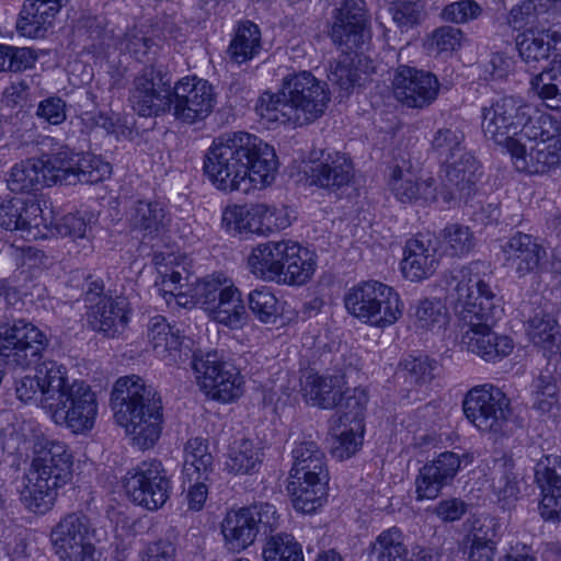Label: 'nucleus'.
<instances>
[{
	"label": "nucleus",
	"mask_w": 561,
	"mask_h": 561,
	"mask_svg": "<svg viewBox=\"0 0 561 561\" xmlns=\"http://www.w3.org/2000/svg\"><path fill=\"white\" fill-rule=\"evenodd\" d=\"M484 264L471 262L454 268L446 276L447 297L454 305L462 329L461 344L486 362L507 356L513 341L492 331L503 309L491 286L480 277Z\"/></svg>",
	"instance_id": "f257e3e1"
},
{
	"label": "nucleus",
	"mask_w": 561,
	"mask_h": 561,
	"mask_svg": "<svg viewBox=\"0 0 561 561\" xmlns=\"http://www.w3.org/2000/svg\"><path fill=\"white\" fill-rule=\"evenodd\" d=\"M277 168L274 148L243 131L216 138L204 161L209 181L227 193L263 188L274 181Z\"/></svg>",
	"instance_id": "f03ea898"
},
{
	"label": "nucleus",
	"mask_w": 561,
	"mask_h": 561,
	"mask_svg": "<svg viewBox=\"0 0 561 561\" xmlns=\"http://www.w3.org/2000/svg\"><path fill=\"white\" fill-rule=\"evenodd\" d=\"M111 404L116 422L125 428L133 444L142 450L153 447L162 424L161 398L154 389L139 376L121 377L113 387Z\"/></svg>",
	"instance_id": "7ed1b4c3"
},
{
	"label": "nucleus",
	"mask_w": 561,
	"mask_h": 561,
	"mask_svg": "<svg viewBox=\"0 0 561 561\" xmlns=\"http://www.w3.org/2000/svg\"><path fill=\"white\" fill-rule=\"evenodd\" d=\"M72 455L62 442L37 438L33 459L23 480L20 500L33 513L48 512L56 500L57 490L72 478Z\"/></svg>",
	"instance_id": "20e7f679"
},
{
	"label": "nucleus",
	"mask_w": 561,
	"mask_h": 561,
	"mask_svg": "<svg viewBox=\"0 0 561 561\" xmlns=\"http://www.w3.org/2000/svg\"><path fill=\"white\" fill-rule=\"evenodd\" d=\"M533 108L523 99L504 96L481 108V129L484 137L504 147L510 154L520 152L524 141L552 134L550 115L531 116Z\"/></svg>",
	"instance_id": "39448f33"
},
{
	"label": "nucleus",
	"mask_w": 561,
	"mask_h": 561,
	"mask_svg": "<svg viewBox=\"0 0 561 561\" xmlns=\"http://www.w3.org/2000/svg\"><path fill=\"white\" fill-rule=\"evenodd\" d=\"M50 390L44 399V411L58 425L73 433L90 431L98 415V400L91 387L82 380L69 382L68 371L53 370Z\"/></svg>",
	"instance_id": "423d86ee"
},
{
	"label": "nucleus",
	"mask_w": 561,
	"mask_h": 561,
	"mask_svg": "<svg viewBox=\"0 0 561 561\" xmlns=\"http://www.w3.org/2000/svg\"><path fill=\"white\" fill-rule=\"evenodd\" d=\"M346 311L365 324L387 328L403 313V302L390 286L378 280L360 282L344 295Z\"/></svg>",
	"instance_id": "0eeeda50"
},
{
	"label": "nucleus",
	"mask_w": 561,
	"mask_h": 561,
	"mask_svg": "<svg viewBox=\"0 0 561 561\" xmlns=\"http://www.w3.org/2000/svg\"><path fill=\"white\" fill-rule=\"evenodd\" d=\"M195 297L213 321L232 330L247 324L248 312L241 291L225 275L204 278L195 288Z\"/></svg>",
	"instance_id": "6e6552de"
},
{
	"label": "nucleus",
	"mask_w": 561,
	"mask_h": 561,
	"mask_svg": "<svg viewBox=\"0 0 561 561\" xmlns=\"http://www.w3.org/2000/svg\"><path fill=\"white\" fill-rule=\"evenodd\" d=\"M462 411L479 432L492 435L505 432L512 414L510 399L493 383L469 389L462 400Z\"/></svg>",
	"instance_id": "1a4fd4ad"
},
{
	"label": "nucleus",
	"mask_w": 561,
	"mask_h": 561,
	"mask_svg": "<svg viewBox=\"0 0 561 561\" xmlns=\"http://www.w3.org/2000/svg\"><path fill=\"white\" fill-rule=\"evenodd\" d=\"M280 95L288 100L286 110L294 125H305L321 117L330 102L327 84L310 71L290 73L283 79Z\"/></svg>",
	"instance_id": "9d476101"
},
{
	"label": "nucleus",
	"mask_w": 561,
	"mask_h": 561,
	"mask_svg": "<svg viewBox=\"0 0 561 561\" xmlns=\"http://www.w3.org/2000/svg\"><path fill=\"white\" fill-rule=\"evenodd\" d=\"M93 536L90 518L81 512H71L51 528L49 541L60 561H98Z\"/></svg>",
	"instance_id": "9b49d317"
},
{
	"label": "nucleus",
	"mask_w": 561,
	"mask_h": 561,
	"mask_svg": "<svg viewBox=\"0 0 561 561\" xmlns=\"http://www.w3.org/2000/svg\"><path fill=\"white\" fill-rule=\"evenodd\" d=\"M123 484L129 500L149 511L162 507L171 489L167 470L158 459L144 460L128 470Z\"/></svg>",
	"instance_id": "f8f14e48"
},
{
	"label": "nucleus",
	"mask_w": 561,
	"mask_h": 561,
	"mask_svg": "<svg viewBox=\"0 0 561 561\" xmlns=\"http://www.w3.org/2000/svg\"><path fill=\"white\" fill-rule=\"evenodd\" d=\"M193 369L199 389L214 400L228 403L243 393L244 380L240 371L215 353L194 358Z\"/></svg>",
	"instance_id": "ddd939ff"
},
{
	"label": "nucleus",
	"mask_w": 561,
	"mask_h": 561,
	"mask_svg": "<svg viewBox=\"0 0 561 561\" xmlns=\"http://www.w3.org/2000/svg\"><path fill=\"white\" fill-rule=\"evenodd\" d=\"M48 344L45 334L23 320L0 325V356L9 364L27 368L35 364Z\"/></svg>",
	"instance_id": "4468645a"
},
{
	"label": "nucleus",
	"mask_w": 561,
	"mask_h": 561,
	"mask_svg": "<svg viewBox=\"0 0 561 561\" xmlns=\"http://www.w3.org/2000/svg\"><path fill=\"white\" fill-rule=\"evenodd\" d=\"M368 402L367 392L354 388L345 398V411L333 421L332 456L339 460L352 457L362 446L364 410Z\"/></svg>",
	"instance_id": "2eb2a0df"
},
{
	"label": "nucleus",
	"mask_w": 561,
	"mask_h": 561,
	"mask_svg": "<svg viewBox=\"0 0 561 561\" xmlns=\"http://www.w3.org/2000/svg\"><path fill=\"white\" fill-rule=\"evenodd\" d=\"M173 116L185 124L208 117L216 105L214 87L205 79L186 76L171 88Z\"/></svg>",
	"instance_id": "dca6fc26"
},
{
	"label": "nucleus",
	"mask_w": 561,
	"mask_h": 561,
	"mask_svg": "<svg viewBox=\"0 0 561 561\" xmlns=\"http://www.w3.org/2000/svg\"><path fill=\"white\" fill-rule=\"evenodd\" d=\"M128 102L139 116H159L171 110V85L159 70L147 66L134 78Z\"/></svg>",
	"instance_id": "f3484780"
},
{
	"label": "nucleus",
	"mask_w": 561,
	"mask_h": 561,
	"mask_svg": "<svg viewBox=\"0 0 561 561\" xmlns=\"http://www.w3.org/2000/svg\"><path fill=\"white\" fill-rule=\"evenodd\" d=\"M440 83L432 72L415 67L399 66L391 81L394 99L408 108H425L438 96Z\"/></svg>",
	"instance_id": "a211bd4d"
},
{
	"label": "nucleus",
	"mask_w": 561,
	"mask_h": 561,
	"mask_svg": "<svg viewBox=\"0 0 561 561\" xmlns=\"http://www.w3.org/2000/svg\"><path fill=\"white\" fill-rule=\"evenodd\" d=\"M520 152L511 158L517 171L529 174H543L561 163V135L557 122L552 118V134L524 141Z\"/></svg>",
	"instance_id": "6ab92c4d"
},
{
	"label": "nucleus",
	"mask_w": 561,
	"mask_h": 561,
	"mask_svg": "<svg viewBox=\"0 0 561 561\" xmlns=\"http://www.w3.org/2000/svg\"><path fill=\"white\" fill-rule=\"evenodd\" d=\"M461 468V457L454 451L440 453L425 462L415 480V500L417 502L436 500L442 490L450 484Z\"/></svg>",
	"instance_id": "aec40b11"
},
{
	"label": "nucleus",
	"mask_w": 561,
	"mask_h": 561,
	"mask_svg": "<svg viewBox=\"0 0 561 561\" xmlns=\"http://www.w3.org/2000/svg\"><path fill=\"white\" fill-rule=\"evenodd\" d=\"M504 266L514 271L518 277H525L540 270L547 259L546 248L539 240L520 231L512 234L501 245Z\"/></svg>",
	"instance_id": "412c9836"
},
{
	"label": "nucleus",
	"mask_w": 561,
	"mask_h": 561,
	"mask_svg": "<svg viewBox=\"0 0 561 561\" xmlns=\"http://www.w3.org/2000/svg\"><path fill=\"white\" fill-rule=\"evenodd\" d=\"M368 19L364 0H344L336 9L331 36L334 43L348 50L362 48L368 38Z\"/></svg>",
	"instance_id": "4be33fe9"
},
{
	"label": "nucleus",
	"mask_w": 561,
	"mask_h": 561,
	"mask_svg": "<svg viewBox=\"0 0 561 561\" xmlns=\"http://www.w3.org/2000/svg\"><path fill=\"white\" fill-rule=\"evenodd\" d=\"M535 479L541 491V517L549 522L561 520V457L541 458L535 467Z\"/></svg>",
	"instance_id": "5701e85b"
},
{
	"label": "nucleus",
	"mask_w": 561,
	"mask_h": 561,
	"mask_svg": "<svg viewBox=\"0 0 561 561\" xmlns=\"http://www.w3.org/2000/svg\"><path fill=\"white\" fill-rule=\"evenodd\" d=\"M439 265V255L431 237L416 234L404 247L401 272L411 282L431 277Z\"/></svg>",
	"instance_id": "b1692460"
},
{
	"label": "nucleus",
	"mask_w": 561,
	"mask_h": 561,
	"mask_svg": "<svg viewBox=\"0 0 561 561\" xmlns=\"http://www.w3.org/2000/svg\"><path fill=\"white\" fill-rule=\"evenodd\" d=\"M306 175L310 185L329 192H337L351 184L354 178V167L344 153H328L322 160L313 162L306 171Z\"/></svg>",
	"instance_id": "393cba45"
},
{
	"label": "nucleus",
	"mask_w": 561,
	"mask_h": 561,
	"mask_svg": "<svg viewBox=\"0 0 561 561\" xmlns=\"http://www.w3.org/2000/svg\"><path fill=\"white\" fill-rule=\"evenodd\" d=\"M129 304L125 297H104L90 307L88 323L106 337L124 333L129 322Z\"/></svg>",
	"instance_id": "a878e982"
},
{
	"label": "nucleus",
	"mask_w": 561,
	"mask_h": 561,
	"mask_svg": "<svg viewBox=\"0 0 561 561\" xmlns=\"http://www.w3.org/2000/svg\"><path fill=\"white\" fill-rule=\"evenodd\" d=\"M389 187L401 203L427 204L436 199L435 180L431 176L422 179L411 169H402L398 165L393 168Z\"/></svg>",
	"instance_id": "bb28decb"
},
{
	"label": "nucleus",
	"mask_w": 561,
	"mask_h": 561,
	"mask_svg": "<svg viewBox=\"0 0 561 561\" xmlns=\"http://www.w3.org/2000/svg\"><path fill=\"white\" fill-rule=\"evenodd\" d=\"M561 35L551 30H527L516 37V47L520 58L534 67L541 60L561 58L559 50Z\"/></svg>",
	"instance_id": "cd10ccee"
},
{
	"label": "nucleus",
	"mask_w": 561,
	"mask_h": 561,
	"mask_svg": "<svg viewBox=\"0 0 561 561\" xmlns=\"http://www.w3.org/2000/svg\"><path fill=\"white\" fill-rule=\"evenodd\" d=\"M171 218L165 207L159 202L139 201L129 215V225L133 232L144 241L160 238L169 227Z\"/></svg>",
	"instance_id": "c85d7f7f"
},
{
	"label": "nucleus",
	"mask_w": 561,
	"mask_h": 561,
	"mask_svg": "<svg viewBox=\"0 0 561 561\" xmlns=\"http://www.w3.org/2000/svg\"><path fill=\"white\" fill-rule=\"evenodd\" d=\"M287 240L267 241L254 247L248 257L250 272L259 279L279 283Z\"/></svg>",
	"instance_id": "c756f323"
},
{
	"label": "nucleus",
	"mask_w": 561,
	"mask_h": 561,
	"mask_svg": "<svg viewBox=\"0 0 561 561\" xmlns=\"http://www.w3.org/2000/svg\"><path fill=\"white\" fill-rule=\"evenodd\" d=\"M317 254L297 242L287 240L284 267L279 285L302 286L307 284L317 270Z\"/></svg>",
	"instance_id": "7c9ffc66"
},
{
	"label": "nucleus",
	"mask_w": 561,
	"mask_h": 561,
	"mask_svg": "<svg viewBox=\"0 0 561 561\" xmlns=\"http://www.w3.org/2000/svg\"><path fill=\"white\" fill-rule=\"evenodd\" d=\"M301 385L306 400L312 405L333 409L343 404L345 392L342 376H320L309 373Z\"/></svg>",
	"instance_id": "2f4dec72"
},
{
	"label": "nucleus",
	"mask_w": 561,
	"mask_h": 561,
	"mask_svg": "<svg viewBox=\"0 0 561 561\" xmlns=\"http://www.w3.org/2000/svg\"><path fill=\"white\" fill-rule=\"evenodd\" d=\"M62 0H26L20 19L18 31L26 37L43 36L61 8Z\"/></svg>",
	"instance_id": "473e14b6"
},
{
	"label": "nucleus",
	"mask_w": 561,
	"mask_h": 561,
	"mask_svg": "<svg viewBox=\"0 0 561 561\" xmlns=\"http://www.w3.org/2000/svg\"><path fill=\"white\" fill-rule=\"evenodd\" d=\"M221 534L228 549L240 552L254 542L259 533L253 515L242 507L226 514L221 523Z\"/></svg>",
	"instance_id": "72a5a7b5"
},
{
	"label": "nucleus",
	"mask_w": 561,
	"mask_h": 561,
	"mask_svg": "<svg viewBox=\"0 0 561 561\" xmlns=\"http://www.w3.org/2000/svg\"><path fill=\"white\" fill-rule=\"evenodd\" d=\"M444 165L446 186L450 190L451 197L469 196L481 174L476 158L465 152Z\"/></svg>",
	"instance_id": "f704fd0d"
},
{
	"label": "nucleus",
	"mask_w": 561,
	"mask_h": 561,
	"mask_svg": "<svg viewBox=\"0 0 561 561\" xmlns=\"http://www.w3.org/2000/svg\"><path fill=\"white\" fill-rule=\"evenodd\" d=\"M329 478L290 479L287 486L296 511L313 514L327 501Z\"/></svg>",
	"instance_id": "c9c22d12"
},
{
	"label": "nucleus",
	"mask_w": 561,
	"mask_h": 561,
	"mask_svg": "<svg viewBox=\"0 0 561 561\" xmlns=\"http://www.w3.org/2000/svg\"><path fill=\"white\" fill-rule=\"evenodd\" d=\"M147 337L157 357L167 363H175L182 344L178 330H174L162 316L152 317L147 325Z\"/></svg>",
	"instance_id": "e433bc0d"
},
{
	"label": "nucleus",
	"mask_w": 561,
	"mask_h": 561,
	"mask_svg": "<svg viewBox=\"0 0 561 561\" xmlns=\"http://www.w3.org/2000/svg\"><path fill=\"white\" fill-rule=\"evenodd\" d=\"M290 479L329 478L325 454L313 440H302L293 449Z\"/></svg>",
	"instance_id": "4c0bfd02"
},
{
	"label": "nucleus",
	"mask_w": 561,
	"mask_h": 561,
	"mask_svg": "<svg viewBox=\"0 0 561 561\" xmlns=\"http://www.w3.org/2000/svg\"><path fill=\"white\" fill-rule=\"evenodd\" d=\"M64 370L65 366L57 364L56 362H45L37 369L35 376H24L15 382V394L16 398L25 403H34L44 410V399L48 390H50V376L54 374L53 370Z\"/></svg>",
	"instance_id": "58836bf2"
},
{
	"label": "nucleus",
	"mask_w": 561,
	"mask_h": 561,
	"mask_svg": "<svg viewBox=\"0 0 561 561\" xmlns=\"http://www.w3.org/2000/svg\"><path fill=\"white\" fill-rule=\"evenodd\" d=\"M263 211L264 204L229 205L222 210L221 224L229 232L262 234Z\"/></svg>",
	"instance_id": "ea45409f"
},
{
	"label": "nucleus",
	"mask_w": 561,
	"mask_h": 561,
	"mask_svg": "<svg viewBox=\"0 0 561 561\" xmlns=\"http://www.w3.org/2000/svg\"><path fill=\"white\" fill-rule=\"evenodd\" d=\"M530 89L548 108L561 111V58L530 79Z\"/></svg>",
	"instance_id": "a19ab883"
},
{
	"label": "nucleus",
	"mask_w": 561,
	"mask_h": 561,
	"mask_svg": "<svg viewBox=\"0 0 561 561\" xmlns=\"http://www.w3.org/2000/svg\"><path fill=\"white\" fill-rule=\"evenodd\" d=\"M76 159L77 153L64 148L50 154H43L39 160L43 162V174L45 185L55 184L76 185Z\"/></svg>",
	"instance_id": "79ce46f5"
},
{
	"label": "nucleus",
	"mask_w": 561,
	"mask_h": 561,
	"mask_svg": "<svg viewBox=\"0 0 561 561\" xmlns=\"http://www.w3.org/2000/svg\"><path fill=\"white\" fill-rule=\"evenodd\" d=\"M214 457L206 439L194 437L184 447V478L191 483L195 478L207 479L213 471Z\"/></svg>",
	"instance_id": "37998d69"
},
{
	"label": "nucleus",
	"mask_w": 561,
	"mask_h": 561,
	"mask_svg": "<svg viewBox=\"0 0 561 561\" xmlns=\"http://www.w3.org/2000/svg\"><path fill=\"white\" fill-rule=\"evenodd\" d=\"M261 448L249 438L236 439L229 447L226 469L233 474H251L262 462Z\"/></svg>",
	"instance_id": "c03bdc74"
},
{
	"label": "nucleus",
	"mask_w": 561,
	"mask_h": 561,
	"mask_svg": "<svg viewBox=\"0 0 561 561\" xmlns=\"http://www.w3.org/2000/svg\"><path fill=\"white\" fill-rule=\"evenodd\" d=\"M43 162L39 158H31L15 163L8 175V187L13 193H32L45 185Z\"/></svg>",
	"instance_id": "a18cd8bd"
},
{
	"label": "nucleus",
	"mask_w": 561,
	"mask_h": 561,
	"mask_svg": "<svg viewBox=\"0 0 561 561\" xmlns=\"http://www.w3.org/2000/svg\"><path fill=\"white\" fill-rule=\"evenodd\" d=\"M260 50L261 32L257 25L250 21L240 24L228 47L230 59L240 65L253 59Z\"/></svg>",
	"instance_id": "49530a36"
},
{
	"label": "nucleus",
	"mask_w": 561,
	"mask_h": 561,
	"mask_svg": "<svg viewBox=\"0 0 561 561\" xmlns=\"http://www.w3.org/2000/svg\"><path fill=\"white\" fill-rule=\"evenodd\" d=\"M465 134L454 126L438 128L431 141V151L442 163H448L467 152L463 145Z\"/></svg>",
	"instance_id": "de8ad7c7"
},
{
	"label": "nucleus",
	"mask_w": 561,
	"mask_h": 561,
	"mask_svg": "<svg viewBox=\"0 0 561 561\" xmlns=\"http://www.w3.org/2000/svg\"><path fill=\"white\" fill-rule=\"evenodd\" d=\"M407 556L404 535L398 527L381 531L371 549V561H404Z\"/></svg>",
	"instance_id": "09e8293b"
},
{
	"label": "nucleus",
	"mask_w": 561,
	"mask_h": 561,
	"mask_svg": "<svg viewBox=\"0 0 561 561\" xmlns=\"http://www.w3.org/2000/svg\"><path fill=\"white\" fill-rule=\"evenodd\" d=\"M449 322L446 306L439 299L425 298L419 302L414 312V327L421 332H439Z\"/></svg>",
	"instance_id": "8fccbe9b"
},
{
	"label": "nucleus",
	"mask_w": 561,
	"mask_h": 561,
	"mask_svg": "<svg viewBox=\"0 0 561 561\" xmlns=\"http://www.w3.org/2000/svg\"><path fill=\"white\" fill-rule=\"evenodd\" d=\"M557 319L545 310H538L527 321V335L537 346L550 350L557 343Z\"/></svg>",
	"instance_id": "3c124183"
},
{
	"label": "nucleus",
	"mask_w": 561,
	"mask_h": 561,
	"mask_svg": "<svg viewBox=\"0 0 561 561\" xmlns=\"http://www.w3.org/2000/svg\"><path fill=\"white\" fill-rule=\"evenodd\" d=\"M262 556L264 561H305L301 545L290 534L271 536Z\"/></svg>",
	"instance_id": "603ef678"
},
{
	"label": "nucleus",
	"mask_w": 561,
	"mask_h": 561,
	"mask_svg": "<svg viewBox=\"0 0 561 561\" xmlns=\"http://www.w3.org/2000/svg\"><path fill=\"white\" fill-rule=\"evenodd\" d=\"M248 305L254 317L262 323H275L282 316V307L267 287L253 289L248 296Z\"/></svg>",
	"instance_id": "864d4df0"
},
{
	"label": "nucleus",
	"mask_w": 561,
	"mask_h": 561,
	"mask_svg": "<svg viewBox=\"0 0 561 561\" xmlns=\"http://www.w3.org/2000/svg\"><path fill=\"white\" fill-rule=\"evenodd\" d=\"M492 489L501 502L510 503L518 497L519 481L513 472L512 461L500 459L495 462Z\"/></svg>",
	"instance_id": "5fc2aeb1"
},
{
	"label": "nucleus",
	"mask_w": 561,
	"mask_h": 561,
	"mask_svg": "<svg viewBox=\"0 0 561 561\" xmlns=\"http://www.w3.org/2000/svg\"><path fill=\"white\" fill-rule=\"evenodd\" d=\"M20 231L28 240L44 239L47 237V219L43 216L41 204L36 199L23 198Z\"/></svg>",
	"instance_id": "6e6d98bb"
},
{
	"label": "nucleus",
	"mask_w": 561,
	"mask_h": 561,
	"mask_svg": "<svg viewBox=\"0 0 561 561\" xmlns=\"http://www.w3.org/2000/svg\"><path fill=\"white\" fill-rule=\"evenodd\" d=\"M112 168L100 157L90 153H77L76 184H95L108 178Z\"/></svg>",
	"instance_id": "4d7b16f0"
},
{
	"label": "nucleus",
	"mask_w": 561,
	"mask_h": 561,
	"mask_svg": "<svg viewBox=\"0 0 561 561\" xmlns=\"http://www.w3.org/2000/svg\"><path fill=\"white\" fill-rule=\"evenodd\" d=\"M445 251L451 256L468 254L476 245V239L469 227L459 224L448 225L442 233Z\"/></svg>",
	"instance_id": "13d9d810"
},
{
	"label": "nucleus",
	"mask_w": 561,
	"mask_h": 561,
	"mask_svg": "<svg viewBox=\"0 0 561 561\" xmlns=\"http://www.w3.org/2000/svg\"><path fill=\"white\" fill-rule=\"evenodd\" d=\"M434 364L427 357H409L401 363L398 374L403 378L407 387L414 388L433 379Z\"/></svg>",
	"instance_id": "bf43d9fd"
},
{
	"label": "nucleus",
	"mask_w": 561,
	"mask_h": 561,
	"mask_svg": "<svg viewBox=\"0 0 561 561\" xmlns=\"http://www.w3.org/2000/svg\"><path fill=\"white\" fill-rule=\"evenodd\" d=\"M288 100L277 94L263 93L256 104V113L267 122L272 123H290L293 124L291 114L286 110Z\"/></svg>",
	"instance_id": "052dcab7"
},
{
	"label": "nucleus",
	"mask_w": 561,
	"mask_h": 561,
	"mask_svg": "<svg viewBox=\"0 0 561 561\" xmlns=\"http://www.w3.org/2000/svg\"><path fill=\"white\" fill-rule=\"evenodd\" d=\"M534 408L551 417L559 415L560 407L557 398V386L545 377H539L536 383Z\"/></svg>",
	"instance_id": "680f3d73"
},
{
	"label": "nucleus",
	"mask_w": 561,
	"mask_h": 561,
	"mask_svg": "<svg viewBox=\"0 0 561 561\" xmlns=\"http://www.w3.org/2000/svg\"><path fill=\"white\" fill-rule=\"evenodd\" d=\"M160 280H156L159 294L164 298L167 304H170L171 299H176L179 305L183 302L181 299L186 298L182 293V280L184 279L180 271H169L167 267L164 271L159 270Z\"/></svg>",
	"instance_id": "e2e57ef3"
},
{
	"label": "nucleus",
	"mask_w": 561,
	"mask_h": 561,
	"mask_svg": "<svg viewBox=\"0 0 561 561\" xmlns=\"http://www.w3.org/2000/svg\"><path fill=\"white\" fill-rule=\"evenodd\" d=\"M481 14L480 5L473 0H460L446 5L442 12L443 19L453 23H467Z\"/></svg>",
	"instance_id": "0e129e2a"
},
{
	"label": "nucleus",
	"mask_w": 561,
	"mask_h": 561,
	"mask_svg": "<svg viewBox=\"0 0 561 561\" xmlns=\"http://www.w3.org/2000/svg\"><path fill=\"white\" fill-rule=\"evenodd\" d=\"M245 508L251 515H253L257 533L261 528L264 533H272L278 528L280 517L273 504L259 503Z\"/></svg>",
	"instance_id": "69168bd1"
},
{
	"label": "nucleus",
	"mask_w": 561,
	"mask_h": 561,
	"mask_svg": "<svg viewBox=\"0 0 561 561\" xmlns=\"http://www.w3.org/2000/svg\"><path fill=\"white\" fill-rule=\"evenodd\" d=\"M462 32L454 26H442L434 31L431 46L438 53H451L461 46Z\"/></svg>",
	"instance_id": "338daca9"
},
{
	"label": "nucleus",
	"mask_w": 561,
	"mask_h": 561,
	"mask_svg": "<svg viewBox=\"0 0 561 561\" xmlns=\"http://www.w3.org/2000/svg\"><path fill=\"white\" fill-rule=\"evenodd\" d=\"M176 548L167 539L149 542L140 552V561H175Z\"/></svg>",
	"instance_id": "774afa93"
}]
</instances>
